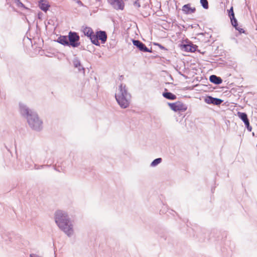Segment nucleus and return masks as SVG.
I'll return each mask as SVG.
<instances>
[{
	"label": "nucleus",
	"mask_w": 257,
	"mask_h": 257,
	"mask_svg": "<svg viewBox=\"0 0 257 257\" xmlns=\"http://www.w3.org/2000/svg\"><path fill=\"white\" fill-rule=\"evenodd\" d=\"M109 4L116 10H123L124 4L122 0H108Z\"/></svg>",
	"instance_id": "7"
},
{
	"label": "nucleus",
	"mask_w": 257,
	"mask_h": 257,
	"mask_svg": "<svg viewBox=\"0 0 257 257\" xmlns=\"http://www.w3.org/2000/svg\"><path fill=\"white\" fill-rule=\"evenodd\" d=\"M39 7L41 10L46 12L48 10L50 6L47 1L40 0L39 2Z\"/></svg>",
	"instance_id": "10"
},
{
	"label": "nucleus",
	"mask_w": 257,
	"mask_h": 257,
	"mask_svg": "<svg viewBox=\"0 0 257 257\" xmlns=\"http://www.w3.org/2000/svg\"><path fill=\"white\" fill-rule=\"evenodd\" d=\"M55 220L59 228L68 236L73 234V225L67 214L62 210H58L55 213Z\"/></svg>",
	"instance_id": "2"
},
{
	"label": "nucleus",
	"mask_w": 257,
	"mask_h": 257,
	"mask_svg": "<svg viewBox=\"0 0 257 257\" xmlns=\"http://www.w3.org/2000/svg\"><path fill=\"white\" fill-rule=\"evenodd\" d=\"M183 47L186 51L190 52H195L197 48L196 45H193L192 44L184 45Z\"/></svg>",
	"instance_id": "14"
},
{
	"label": "nucleus",
	"mask_w": 257,
	"mask_h": 257,
	"mask_svg": "<svg viewBox=\"0 0 257 257\" xmlns=\"http://www.w3.org/2000/svg\"><path fill=\"white\" fill-rule=\"evenodd\" d=\"M19 107L21 114L27 119L30 127L37 131L41 130L43 127V122L38 117L36 112L21 103L19 104Z\"/></svg>",
	"instance_id": "1"
},
{
	"label": "nucleus",
	"mask_w": 257,
	"mask_h": 257,
	"mask_svg": "<svg viewBox=\"0 0 257 257\" xmlns=\"http://www.w3.org/2000/svg\"><path fill=\"white\" fill-rule=\"evenodd\" d=\"M73 63L75 68H77L79 71L81 70H84L83 67H82L80 60L78 58H75L73 61Z\"/></svg>",
	"instance_id": "17"
},
{
	"label": "nucleus",
	"mask_w": 257,
	"mask_h": 257,
	"mask_svg": "<svg viewBox=\"0 0 257 257\" xmlns=\"http://www.w3.org/2000/svg\"><path fill=\"white\" fill-rule=\"evenodd\" d=\"M49 165H48L39 166V165L35 164L34 166V169L36 170H38V169H42L45 167H49Z\"/></svg>",
	"instance_id": "26"
},
{
	"label": "nucleus",
	"mask_w": 257,
	"mask_h": 257,
	"mask_svg": "<svg viewBox=\"0 0 257 257\" xmlns=\"http://www.w3.org/2000/svg\"><path fill=\"white\" fill-rule=\"evenodd\" d=\"M134 5L135 6L137 7L138 8H140V7H141L140 4V3H139V1H138V0L134 2Z\"/></svg>",
	"instance_id": "29"
},
{
	"label": "nucleus",
	"mask_w": 257,
	"mask_h": 257,
	"mask_svg": "<svg viewBox=\"0 0 257 257\" xmlns=\"http://www.w3.org/2000/svg\"><path fill=\"white\" fill-rule=\"evenodd\" d=\"M76 3L80 6L83 7L84 6L83 4L82 3V2L80 0H77L76 1Z\"/></svg>",
	"instance_id": "30"
},
{
	"label": "nucleus",
	"mask_w": 257,
	"mask_h": 257,
	"mask_svg": "<svg viewBox=\"0 0 257 257\" xmlns=\"http://www.w3.org/2000/svg\"><path fill=\"white\" fill-rule=\"evenodd\" d=\"M17 6L19 8L26 9L25 5L20 1V0H14Z\"/></svg>",
	"instance_id": "22"
},
{
	"label": "nucleus",
	"mask_w": 257,
	"mask_h": 257,
	"mask_svg": "<svg viewBox=\"0 0 257 257\" xmlns=\"http://www.w3.org/2000/svg\"><path fill=\"white\" fill-rule=\"evenodd\" d=\"M195 8H191L190 4L185 5L182 7V11L185 14H191L195 12Z\"/></svg>",
	"instance_id": "11"
},
{
	"label": "nucleus",
	"mask_w": 257,
	"mask_h": 257,
	"mask_svg": "<svg viewBox=\"0 0 257 257\" xmlns=\"http://www.w3.org/2000/svg\"><path fill=\"white\" fill-rule=\"evenodd\" d=\"M235 28V29L237 30L239 33H244V31L243 29L240 28L239 27H238V26L237 25V27H234Z\"/></svg>",
	"instance_id": "27"
},
{
	"label": "nucleus",
	"mask_w": 257,
	"mask_h": 257,
	"mask_svg": "<svg viewBox=\"0 0 257 257\" xmlns=\"http://www.w3.org/2000/svg\"><path fill=\"white\" fill-rule=\"evenodd\" d=\"M155 45L156 46H158L162 50H167L165 47H164L163 46H162V45H161L159 43H155Z\"/></svg>",
	"instance_id": "28"
},
{
	"label": "nucleus",
	"mask_w": 257,
	"mask_h": 257,
	"mask_svg": "<svg viewBox=\"0 0 257 257\" xmlns=\"http://www.w3.org/2000/svg\"><path fill=\"white\" fill-rule=\"evenodd\" d=\"M162 161V159L161 158H157L155 159L151 164V166L152 167H155L160 164Z\"/></svg>",
	"instance_id": "20"
},
{
	"label": "nucleus",
	"mask_w": 257,
	"mask_h": 257,
	"mask_svg": "<svg viewBox=\"0 0 257 257\" xmlns=\"http://www.w3.org/2000/svg\"><path fill=\"white\" fill-rule=\"evenodd\" d=\"M209 80L211 82L217 85L221 84L222 82V80L220 77L215 75H211L209 77Z\"/></svg>",
	"instance_id": "12"
},
{
	"label": "nucleus",
	"mask_w": 257,
	"mask_h": 257,
	"mask_svg": "<svg viewBox=\"0 0 257 257\" xmlns=\"http://www.w3.org/2000/svg\"><path fill=\"white\" fill-rule=\"evenodd\" d=\"M231 23L233 27H237L238 25L237 21L235 19V17L230 18Z\"/></svg>",
	"instance_id": "23"
},
{
	"label": "nucleus",
	"mask_w": 257,
	"mask_h": 257,
	"mask_svg": "<svg viewBox=\"0 0 257 257\" xmlns=\"http://www.w3.org/2000/svg\"><path fill=\"white\" fill-rule=\"evenodd\" d=\"M228 16L230 18L235 17L234 14L233 12V7H231L230 9L229 10H228Z\"/></svg>",
	"instance_id": "25"
},
{
	"label": "nucleus",
	"mask_w": 257,
	"mask_h": 257,
	"mask_svg": "<svg viewBox=\"0 0 257 257\" xmlns=\"http://www.w3.org/2000/svg\"><path fill=\"white\" fill-rule=\"evenodd\" d=\"M244 124L245 125V127H246L247 130L249 132H250L251 131V130H252V127H251V126L249 124V122L248 119H247L245 121H244Z\"/></svg>",
	"instance_id": "24"
},
{
	"label": "nucleus",
	"mask_w": 257,
	"mask_h": 257,
	"mask_svg": "<svg viewBox=\"0 0 257 257\" xmlns=\"http://www.w3.org/2000/svg\"><path fill=\"white\" fill-rule=\"evenodd\" d=\"M57 41L64 46H69L68 37L66 36H60Z\"/></svg>",
	"instance_id": "13"
},
{
	"label": "nucleus",
	"mask_w": 257,
	"mask_h": 257,
	"mask_svg": "<svg viewBox=\"0 0 257 257\" xmlns=\"http://www.w3.org/2000/svg\"><path fill=\"white\" fill-rule=\"evenodd\" d=\"M88 37L89 38V39L91 40V43L96 45V46H100V43L98 41H97V37L96 36V34H94V32L93 34H91Z\"/></svg>",
	"instance_id": "15"
},
{
	"label": "nucleus",
	"mask_w": 257,
	"mask_h": 257,
	"mask_svg": "<svg viewBox=\"0 0 257 257\" xmlns=\"http://www.w3.org/2000/svg\"><path fill=\"white\" fill-rule=\"evenodd\" d=\"M237 115L243 122L248 119L247 115L245 112H238Z\"/></svg>",
	"instance_id": "19"
},
{
	"label": "nucleus",
	"mask_w": 257,
	"mask_h": 257,
	"mask_svg": "<svg viewBox=\"0 0 257 257\" xmlns=\"http://www.w3.org/2000/svg\"><path fill=\"white\" fill-rule=\"evenodd\" d=\"M163 96L164 97L169 99V100H175L176 99V96L170 92H164L163 93Z\"/></svg>",
	"instance_id": "16"
},
{
	"label": "nucleus",
	"mask_w": 257,
	"mask_h": 257,
	"mask_svg": "<svg viewBox=\"0 0 257 257\" xmlns=\"http://www.w3.org/2000/svg\"><path fill=\"white\" fill-rule=\"evenodd\" d=\"M97 37V41L100 40L102 44H104L107 38V34L105 31H98L96 33Z\"/></svg>",
	"instance_id": "9"
},
{
	"label": "nucleus",
	"mask_w": 257,
	"mask_h": 257,
	"mask_svg": "<svg viewBox=\"0 0 257 257\" xmlns=\"http://www.w3.org/2000/svg\"><path fill=\"white\" fill-rule=\"evenodd\" d=\"M30 257H39V256H37L36 254H31Z\"/></svg>",
	"instance_id": "31"
},
{
	"label": "nucleus",
	"mask_w": 257,
	"mask_h": 257,
	"mask_svg": "<svg viewBox=\"0 0 257 257\" xmlns=\"http://www.w3.org/2000/svg\"><path fill=\"white\" fill-rule=\"evenodd\" d=\"M115 97L118 104L122 108H126L130 105L131 95L128 92L125 84L121 83L118 86V92L115 93Z\"/></svg>",
	"instance_id": "3"
},
{
	"label": "nucleus",
	"mask_w": 257,
	"mask_h": 257,
	"mask_svg": "<svg viewBox=\"0 0 257 257\" xmlns=\"http://www.w3.org/2000/svg\"><path fill=\"white\" fill-rule=\"evenodd\" d=\"M79 39L80 37L76 32L70 31L68 36L69 46L73 48L78 47L80 45Z\"/></svg>",
	"instance_id": "4"
},
{
	"label": "nucleus",
	"mask_w": 257,
	"mask_h": 257,
	"mask_svg": "<svg viewBox=\"0 0 257 257\" xmlns=\"http://www.w3.org/2000/svg\"><path fill=\"white\" fill-rule=\"evenodd\" d=\"M172 110L174 111H185L187 110V106L181 101H178L174 103H168Z\"/></svg>",
	"instance_id": "5"
},
{
	"label": "nucleus",
	"mask_w": 257,
	"mask_h": 257,
	"mask_svg": "<svg viewBox=\"0 0 257 257\" xmlns=\"http://www.w3.org/2000/svg\"><path fill=\"white\" fill-rule=\"evenodd\" d=\"M83 32L85 36L88 37L91 35V34H93L94 32L90 27H85L83 29Z\"/></svg>",
	"instance_id": "18"
},
{
	"label": "nucleus",
	"mask_w": 257,
	"mask_h": 257,
	"mask_svg": "<svg viewBox=\"0 0 257 257\" xmlns=\"http://www.w3.org/2000/svg\"><path fill=\"white\" fill-rule=\"evenodd\" d=\"M205 102L207 104H212L214 105H220L223 100L218 98L213 97L211 96H207L205 98Z\"/></svg>",
	"instance_id": "8"
},
{
	"label": "nucleus",
	"mask_w": 257,
	"mask_h": 257,
	"mask_svg": "<svg viewBox=\"0 0 257 257\" xmlns=\"http://www.w3.org/2000/svg\"><path fill=\"white\" fill-rule=\"evenodd\" d=\"M133 45L136 46L140 51L144 52H150L151 53L152 49L148 48L145 44L138 40H133Z\"/></svg>",
	"instance_id": "6"
},
{
	"label": "nucleus",
	"mask_w": 257,
	"mask_h": 257,
	"mask_svg": "<svg viewBox=\"0 0 257 257\" xmlns=\"http://www.w3.org/2000/svg\"><path fill=\"white\" fill-rule=\"evenodd\" d=\"M200 4L204 9H208V3L207 0H200Z\"/></svg>",
	"instance_id": "21"
}]
</instances>
